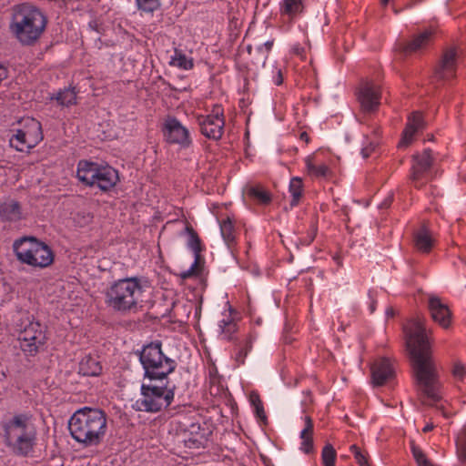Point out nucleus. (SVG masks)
Segmentation results:
<instances>
[{
  "instance_id": "obj_1",
  "label": "nucleus",
  "mask_w": 466,
  "mask_h": 466,
  "mask_svg": "<svg viewBox=\"0 0 466 466\" xmlns=\"http://www.w3.org/2000/svg\"><path fill=\"white\" fill-rule=\"evenodd\" d=\"M424 322L423 318L415 317L404 326L403 330L417 389L425 398L424 401L432 404L440 399V382L437 368L430 351L429 331Z\"/></svg>"
},
{
  "instance_id": "obj_2",
  "label": "nucleus",
  "mask_w": 466,
  "mask_h": 466,
  "mask_svg": "<svg viewBox=\"0 0 466 466\" xmlns=\"http://www.w3.org/2000/svg\"><path fill=\"white\" fill-rule=\"evenodd\" d=\"M68 429L72 438L77 442L86 447L96 446L106 434V414L100 409H79L70 418Z\"/></svg>"
},
{
  "instance_id": "obj_3",
  "label": "nucleus",
  "mask_w": 466,
  "mask_h": 466,
  "mask_svg": "<svg viewBox=\"0 0 466 466\" xmlns=\"http://www.w3.org/2000/svg\"><path fill=\"white\" fill-rule=\"evenodd\" d=\"M46 25V16L35 5L24 3L14 6L10 31L21 45H34L45 31Z\"/></svg>"
},
{
  "instance_id": "obj_4",
  "label": "nucleus",
  "mask_w": 466,
  "mask_h": 466,
  "mask_svg": "<svg viewBox=\"0 0 466 466\" xmlns=\"http://www.w3.org/2000/svg\"><path fill=\"white\" fill-rule=\"evenodd\" d=\"M3 436L6 447L19 457L31 456L36 445V428L32 419L25 414H17L3 424Z\"/></svg>"
},
{
  "instance_id": "obj_5",
  "label": "nucleus",
  "mask_w": 466,
  "mask_h": 466,
  "mask_svg": "<svg viewBox=\"0 0 466 466\" xmlns=\"http://www.w3.org/2000/svg\"><path fill=\"white\" fill-rule=\"evenodd\" d=\"M144 286L137 278H126L113 282L105 292V302L113 311L135 313L142 308Z\"/></svg>"
},
{
  "instance_id": "obj_6",
  "label": "nucleus",
  "mask_w": 466,
  "mask_h": 466,
  "mask_svg": "<svg viewBox=\"0 0 466 466\" xmlns=\"http://www.w3.org/2000/svg\"><path fill=\"white\" fill-rule=\"evenodd\" d=\"M17 259L36 268L49 267L54 261V253L45 242L34 237H23L13 244Z\"/></svg>"
},
{
  "instance_id": "obj_7",
  "label": "nucleus",
  "mask_w": 466,
  "mask_h": 466,
  "mask_svg": "<svg viewBox=\"0 0 466 466\" xmlns=\"http://www.w3.org/2000/svg\"><path fill=\"white\" fill-rule=\"evenodd\" d=\"M174 399V387L162 385V380H148L141 385L140 397L134 402L137 410L157 412L170 405Z\"/></svg>"
},
{
  "instance_id": "obj_8",
  "label": "nucleus",
  "mask_w": 466,
  "mask_h": 466,
  "mask_svg": "<svg viewBox=\"0 0 466 466\" xmlns=\"http://www.w3.org/2000/svg\"><path fill=\"white\" fill-rule=\"evenodd\" d=\"M76 176L85 185L97 187L104 191L115 187L119 179L117 171L113 167L86 160L79 161Z\"/></svg>"
},
{
  "instance_id": "obj_9",
  "label": "nucleus",
  "mask_w": 466,
  "mask_h": 466,
  "mask_svg": "<svg viewBox=\"0 0 466 466\" xmlns=\"http://www.w3.org/2000/svg\"><path fill=\"white\" fill-rule=\"evenodd\" d=\"M140 362L148 380H162L176 368V362L163 354L159 344L144 347L140 353Z\"/></svg>"
},
{
  "instance_id": "obj_10",
  "label": "nucleus",
  "mask_w": 466,
  "mask_h": 466,
  "mask_svg": "<svg viewBox=\"0 0 466 466\" xmlns=\"http://www.w3.org/2000/svg\"><path fill=\"white\" fill-rule=\"evenodd\" d=\"M43 139L42 127L39 121L35 118L24 119L21 129L10 138L11 147L17 151H26L35 147Z\"/></svg>"
},
{
  "instance_id": "obj_11",
  "label": "nucleus",
  "mask_w": 466,
  "mask_h": 466,
  "mask_svg": "<svg viewBox=\"0 0 466 466\" xmlns=\"http://www.w3.org/2000/svg\"><path fill=\"white\" fill-rule=\"evenodd\" d=\"M46 339V328L34 320L21 329L18 337L21 350L29 355L35 354L45 345Z\"/></svg>"
},
{
  "instance_id": "obj_12",
  "label": "nucleus",
  "mask_w": 466,
  "mask_h": 466,
  "mask_svg": "<svg viewBox=\"0 0 466 466\" xmlns=\"http://www.w3.org/2000/svg\"><path fill=\"white\" fill-rule=\"evenodd\" d=\"M431 164L432 157L430 150H425L420 155L413 156L410 179L416 187L423 186V180L427 179Z\"/></svg>"
},
{
  "instance_id": "obj_13",
  "label": "nucleus",
  "mask_w": 466,
  "mask_h": 466,
  "mask_svg": "<svg viewBox=\"0 0 466 466\" xmlns=\"http://www.w3.org/2000/svg\"><path fill=\"white\" fill-rule=\"evenodd\" d=\"M199 125L202 134L212 139H218L223 134L224 119L222 110L217 106L212 115L199 118Z\"/></svg>"
},
{
  "instance_id": "obj_14",
  "label": "nucleus",
  "mask_w": 466,
  "mask_h": 466,
  "mask_svg": "<svg viewBox=\"0 0 466 466\" xmlns=\"http://www.w3.org/2000/svg\"><path fill=\"white\" fill-rule=\"evenodd\" d=\"M164 133L170 143L187 147L191 142L188 129L174 117L166 120Z\"/></svg>"
},
{
  "instance_id": "obj_15",
  "label": "nucleus",
  "mask_w": 466,
  "mask_h": 466,
  "mask_svg": "<svg viewBox=\"0 0 466 466\" xmlns=\"http://www.w3.org/2000/svg\"><path fill=\"white\" fill-rule=\"evenodd\" d=\"M428 309L431 319L441 328L448 329L451 323V312L438 296L429 295Z\"/></svg>"
},
{
  "instance_id": "obj_16",
  "label": "nucleus",
  "mask_w": 466,
  "mask_h": 466,
  "mask_svg": "<svg viewBox=\"0 0 466 466\" xmlns=\"http://www.w3.org/2000/svg\"><path fill=\"white\" fill-rule=\"evenodd\" d=\"M380 86L371 81H366L360 89L359 101L365 111H373L380 105Z\"/></svg>"
},
{
  "instance_id": "obj_17",
  "label": "nucleus",
  "mask_w": 466,
  "mask_h": 466,
  "mask_svg": "<svg viewBox=\"0 0 466 466\" xmlns=\"http://www.w3.org/2000/svg\"><path fill=\"white\" fill-rule=\"evenodd\" d=\"M457 51L454 48L447 49L435 68V77L438 80H449L455 76Z\"/></svg>"
},
{
  "instance_id": "obj_18",
  "label": "nucleus",
  "mask_w": 466,
  "mask_h": 466,
  "mask_svg": "<svg viewBox=\"0 0 466 466\" xmlns=\"http://www.w3.org/2000/svg\"><path fill=\"white\" fill-rule=\"evenodd\" d=\"M393 376V368L387 359H380L371 366L372 382L375 386L386 384Z\"/></svg>"
},
{
  "instance_id": "obj_19",
  "label": "nucleus",
  "mask_w": 466,
  "mask_h": 466,
  "mask_svg": "<svg viewBox=\"0 0 466 466\" xmlns=\"http://www.w3.org/2000/svg\"><path fill=\"white\" fill-rule=\"evenodd\" d=\"M425 123L422 115L420 112H413L408 119L406 127L402 133L401 139L399 143L400 147H408L412 141L415 134L424 128Z\"/></svg>"
},
{
  "instance_id": "obj_20",
  "label": "nucleus",
  "mask_w": 466,
  "mask_h": 466,
  "mask_svg": "<svg viewBox=\"0 0 466 466\" xmlns=\"http://www.w3.org/2000/svg\"><path fill=\"white\" fill-rule=\"evenodd\" d=\"M434 238L432 232L425 226H422L414 234L415 248L424 253L431 251L434 244Z\"/></svg>"
},
{
  "instance_id": "obj_21",
  "label": "nucleus",
  "mask_w": 466,
  "mask_h": 466,
  "mask_svg": "<svg viewBox=\"0 0 466 466\" xmlns=\"http://www.w3.org/2000/svg\"><path fill=\"white\" fill-rule=\"evenodd\" d=\"M433 31L427 29L418 35H416L409 44L400 46V50L403 52H417L426 47L431 42Z\"/></svg>"
},
{
  "instance_id": "obj_22",
  "label": "nucleus",
  "mask_w": 466,
  "mask_h": 466,
  "mask_svg": "<svg viewBox=\"0 0 466 466\" xmlns=\"http://www.w3.org/2000/svg\"><path fill=\"white\" fill-rule=\"evenodd\" d=\"M0 217L8 221L21 219L22 213L18 202L14 199H6L0 204Z\"/></svg>"
},
{
  "instance_id": "obj_23",
  "label": "nucleus",
  "mask_w": 466,
  "mask_h": 466,
  "mask_svg": "<svg viewBox=\"0 0 466 466\" xmlns=\"http://www.w3.org/2000/svg\"><path fill=\"white\" fill-rule=\"evenodd\" d=\"M305 164L308 174L310 176L324 177L330 172L329 167L323 162L319 161L318 157L315 155L308 156L305 158Z\"/></svg>"
},
{
  "instance_id": "obj_24",
  "label": "nucleus",
  "mask_w": 466,
  "mask_h": 466,
  "mask_svg": "<svg viewBox=\"0 0 466 466\" xmlns=\"http://www.w3.org/2000/svg\"><path fill=\"white\" fill-rule=\"evenodd\" d=\"M313 422L308 416L305 417V426L300 432L301 447L300 450L306 453H309L313 450Z\"/></svg>"
},
{
  "instance_id": "obj_25",
  "label": "nucleus",
  "mask_w": 466,
  "mask_h": 466,
  "mask_svg": "<svg viewBox=\"0 0 466 466\" xmlns=\"http://www.w3.org/2000/svg\"><path fill=\"white\" fill-rule=\"evenodd\" d=\"M101 370L100 363L90 356L85 357L79 363V372L85 376H96Z\"/></svg>"
},
{
  "instance_id": "obj_26",
  "label": "nucleus",
  "mask_w": 466,
  "mask_h": 466,
  "mask_svg": "<svg viewBox=\"0 0 466 466\" xmlns=\"http://www.w3.org/2000/svg\"><path fill=\"white\" fill-rule=\"evenodd\" d=\"M303 10L302 0H283L280 6V12L289 17L300 14Z\"/></svg>"
},
{
  "instance_id": "obj_27",
  "label": "nucleus",
  "mask_w": 466,
  "mask_h": 466,
  "mask_svg": "<svg viewBox=\"0 0 466 466\" xmlns=\"http://www.w3.org/2000/svg\"><path fill=\"white\" fill-rule=\"evenodd\" d=\"M169 64L172 66L184 70L190 69L193 66L192 59L187 57L186 55L177 50H176L174 56H171Z\"/></svg>"
},
{
  "instance_id": "obj_28",
  "label": "nucleus",
  "mask_w": 466,
  "mask_h": 466,
  "mask_svg": "<svg viewBox=\"0 0 466 466\" xmlns=\"http://www.w3.org/2000/svg\"><path fill=\"white\" fill-rule=\"evenodd\" d=\"M220 232L226 244L230 247V245L235 241V230L232 221L229 218H227L220 223Z\"/></svg>"
},
{
  "instance_id": "obj_29",
  "label": "nucleus",
  "mask_w": 466,
  "mask_h": 466,
  "mask_svg": "<svg viewBox=\"0 0 466 466\" xmlns=\"http://www.w3.org/2000/svg\"><path fill=\"white\" fill-rule=\"evenodd\" d=\"M56 100L59 105L69 106L74 105L76 101V94L73 88H66L58 92L56 96Z\"/></svg>"
},
{
  "instance_id": "obj_30",
  "label": "nucleus",
  "mask_w": 466,
  "mask_h": 466,
  "mask_svg": "<svg viewBox=\"0 0 466 466\" xmlns=\"http://www.w3.org/2000/svg\"><path fill=\"white\" fill-rule=\"evenodd\" d=\"M302 179L295 177L289 182V192L292 196L291 205L296 206L302 196Z\"/></svg>"
},
{
  "instance_id": "obj_31",
  "label": "nucleus",
  "mask_w": 466,
  "mask_h": 466,
  "mask_svg": "<svg viewBox=\"0 0 466 466\" xmlns=\"http://www.w3.org/2000/svg\"><path fill=\"white\" fill-rule=\"evenodd\" d=\"M457 452L460 460L466 463V424L457 436Z\"/></svg>"
},
{
  "instance_id": "obj_32",
  "label": "nucleus",
  "mask_w": 466,
  "mask_h": 466,
  "mask_svg": "<svg viewBox=\"0 0 466 466\" xmlns=\"http://www.w3.org/2000/svg\"><path fill=\"white\" fill-rule=\"evenodd\" d=\"M219 328L224 338L230 339L231 335L236 331V323L230 315H227L220 320Z\"/></svg>"
},
{
  "instance_id": "obj_33",
  "label": "nucleus",
  "mask_w": 466,
  "mask_h": 466,
  "mask_svg": "<svg viewBox=\"0 0 466 466\" xmlns=\"http://www.w3.org/2000/svg\"><path fill=\"white\" fill-rule=\"evenodd\" d=\"M248 195L261 204H267L270 201L269 194L261 187H250L248 189Z\"/></svg>"
},
{
  "instance_id": "obj_34",
  "label": "nucleus",
  "mask_w": 466,
  "mask_h": 466,
  "mask_svg": "<svg viewBox=\"0 0 466 466\" xmlns=\"http://www.w3.org/2000/svg\"><path fill=\"white\" fill-rule=\"evenodd\" d=\"M337 453L332 445L327 444L322 450L321 458L324 466H335Z\"/></svg>"
},
{
  "instance_id": "obj_35",
  "label": "nucleus",
  "mask_w": 466,
  "mask_h": 466,
  "mask_svg": "<svg viewBox=\"0 0 466 466\" xmlns=\"http://www.w3.org/2000/svg\"><path fill=\"white\" fill-rule=\"evenodd\" d=\"M453 380L457 384L465 383L466 381V368L461 362L454 363L451 370Z\"/></svg>"
},
{
  "instance_id": "obj_36",
  "label": "nucleus",
  "mask_w": 466,
  "mask_h": 466,
  "mask_svg": "<svg viewBox=\"0 0 466 466\" xmlns=\"http://www.w3.org/2000/svg\"><path fill=\"white\" fill-rule=\"evenodd\" d=\"M411 452L418 466H433L431 463V461L426 458L423 451L413 443L411 445Z\"/></svg>"
},
{
  "instance_id": "obj_37",
  "label": "nucleus",
  "mask_w": 466,
  "mask_h": 466,
  "mask_svg": "<svg viewBox=\"0 0 466 466\" xmlns=\"http://www.w3.org/2000/svg\"><path fill=\"white\" fill-rule=\"evenodd\" d=\"M137 7L145 12H153L159 5L158 0H136Z\"/></svg>"
},
{
  "instance_id": "obj_38",
  "label": "nucleus",
  "mask_w": 466,
  "mask_h": 466,
  "mask_svg": "<svg viewBox=\"0 0 466 466\" xmlns=\"http://www.w3.org/2000/svg\"><path fill=\"white\" fill-rule=\"evenodd\" d=\"M198 258L197 257L195 261H194V263L191 265V267L188 269H187V270H185V271L180 273V277L182 279H188V278H191L193 276H196L198 274Z\"/></svg>"
},
{
  "instance_id": "obj_39",
  "label": "nucleus",
  "mask_w": 466,
  "mask_h": 466,
  "mask_svg": "<svg viewBox=\"0 0 466 466\" xmlns=\"http://www.w3.org/2000/svg\"><path fill=\"white\" fill-rule=\"evenodd\" d=\"M189 246L190 248L195 251V253L198 255L199 251V239L195 234H191L190 239H189Z\"/></svg>"
},
{
  "instance_id": "obj_40",
  "label": "nucleus",
  "mask_w": 466,
  "mask_h": 466,
  "mask_svg": "<svg viewBox=\"0 0 466 466\" xmlns=\"http://www.w3.org/2000/svg\"><path fill=\"white\" fill-rule=\"evenodd\" d=\"M377 147V144L374 143V142H370L368 146L364 147L362 149H361V155L364 158H367L372 151L375 150Z\"/></svg>"
},
{
  "instance_id": "obj_41",
  "label": "nucleus",
  "mask_w": 466,
  "mask_h": 466,
  "mask_svg": "<svg viewBox=\"0 0 466 466\" xmlns=\"http://www.w3.org/2000/svg\"><path fill=\"white\" fill-rule=\"evenodd\" d=\"M249 400L253 407L259 406L260 404H262L258 394L256 392H251L249 394Z\"/></svg>"
},
{
  "instance_id": "obj_42",
  "label": "nucleus",
  "mask_w": 466,
  "mask_h": 466,
  "mask_svg": "<svg viewBox=\"0 0 466 466\" xmlns=\"http://www.w3.org/2000/svg\"><path fill=\"white\" fill-rule=\"evenodd\" d=\"M355 459L360 466H366L369 464L366 456L364 454H362V452H360V453L356 452Z\"/></svg>"
},
{
  "instance_id": "obj_43",
  "label": "nucleus",
  "mask_w": 466,
  "mask_h": 466,
  "mask_svg": "<svg viewBox=\"0 0 466 466\" xmlns=\"http://www.w3.org/2000/svg\"><path fill=\"white\" fill-rule=\"evenodd\" d=\"M254 409H255V412L258 418H260V419L266 418L262 404H260L259 406L254 407Z\"/></svg>"
},
{
  "instance_id": "obj_44",
  "label": "nucleus",
  "mask_w": 466,
  "mask_h": 466,
  "mask_svg": "<svg viewBox=\"0 0 466 466\" xmlns=\"http://www.w3.org/2000/svg\"><path fill=\"white\" fill-rule=\"evenodd\" d=\"M6 77V69L0 65V82Z\"/></svg>"
},
{
  "instance_id": "obj_45",
  "label": "nucleus",
  "mask_w": 466,
  "mask_h": 466,
  "mask_svg": "<svg viewBox=\"0 0 466 466\" xmlns=\"http://www.w3.org/2000/svg\"><path fill=\"white\" fill-rule=\"evenodd\" d=\"M283 81V77H282V75H281V72L280 70H278V76H277V78L275 79V84L276 85H280Z\"/></svg>"
},
{
  "instance_id": "obj_46",
  "label": "nucleus",
  "mask_w": 466,
  "mask_h": 466,
  "mask_svg": "<svg viewBox=\"0 0 466 466\" xmlns=\"http://www.w3.org/2000/svg\"><path fill=\"white\" fill-rule=\"evenodd\" d=\"M433 427H434V426H433V424H432V423H428V424H426V425H425V427L423 428V430H422V431H423L424 432H428V431H431V430L433 429Z\"/></svg>"
},
{
  "instance_id": "obj_47",
  "label": "nucleus",
  "mask_w": 466,
  "mask_h": 466,
  "mask_svg": "<svg viewBox=\"0 0 466 466\" xmlns=\"http://www.w3.org/2000/svg\"><path fill=\"white\" fill-rule=\"evenodd\" d=\"M350 451L353 452L354 457L356 456V452L360 453V450L356 445L350 446Z\"/></svg>"
},
{
  "instance_id": "obj_48",
  "label": "nucleus",
  "mask_w": 466,
  "mask_h": 466,
  "mask_svg": "<svg viewBox=\"0 0 466 466\" xmlns=\"http://www.w3.org/2000/svg\"><path fill=\"white\" fill-rule=\"evenodd\" d=\"M84 219H85V221H84L83 223H81V222H79V221H78V223H79L81 226H83V225H85V224H86V223H89V222L91 221V217H90L89 215H87L86 217H84Z\"/></svg>"
},
{
  "instance_id": "obj_49",
  "label": "nucleus",
  "mask_w": 466,
  "mask_h": 466,
  "mask_svg": "<svg viewBox=\"0 0 466 466\" xmlns=\"http://www.w3.org/2000/svg\"><path fill=\"white\" fill-rule=\"evenodd\" d=\"M263 46H265V48H266V50H267V51H269V50H270V48H271V46H272V42L268 41V42H266V43L263 45Z\"/></svg>"
},
{
  "instance_id": "obj_50",
  "label": "nucleus",
  "mask_w": 466,
  "mask_h": 466,
  "mask_svg": "<svg viewBox=\"0 0 466 466\" xmlns=\"http://www.w3.org/2000/svg\"><path fill=\"white\" fill-rule=\"evenodd\" d=\"M300 138L305 140L306 142L309 141V136H308V134L306 132L301 133Z\"/></svg>"
},
{
  "instance_id": "obj_51",
  "label": "nucleus",
  "mask_w": 466,
  "mask_h": 466,
  "mask_svg": "<svg viewBox=\"0 0 466 466\" xmlns=\"http://www.w3.org/2000/svg\"><path fill=\"white\" fill-rule=\"evenodd\" d=\"M294 52L297 54V55H301V49L299 47H295L294 48Z\"/></svg>"
},
{
  "instance_id": "obj_52",
  "label": "nucleus",
  "mask_w": 466,
  "mask_h": 466,
  "mask_svg": "<svg viewBox=\"0 0 466 466\" xmlns=\"http://www.w3.org/2000/svg\"><path fill=\"white\" fill-rule=\"evenodd\" d=\"M390 0H380L382 5H387Z\"/></svg>"
},
{
  "instance_id": "obj_53",
  "label": "nucleus",
  "mask_w": 466,
  "mask_h": 466,
  "mask_svg": "<svg viewBox=\"0 0 466 466\" xmlns=\"http://www.w3.org/2000/svg\"><path fill=\"white\" fill-rule=\"evenodd\" d=\"M458 389H459L461 391H462V392H466V388H465V389H463V388H461L460 385H458Z\"/></svg>"
},
{
  "instance_id": "obj_54",
  "label": "nucleus",
  "mask_w": 466,
  "mask_h": 466,
  "mask_svg": "<svg viewBox=\"0 0 466 466\" xmlns=\"http://www.w3.org/2000/svg\"><path fill=\"white\" fill-rule=\"evenodd\" d=\"M394 13H395V14H399V10L394 9Z\"/></svg>"
}]
</instances>
